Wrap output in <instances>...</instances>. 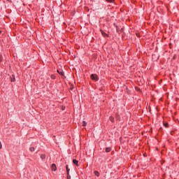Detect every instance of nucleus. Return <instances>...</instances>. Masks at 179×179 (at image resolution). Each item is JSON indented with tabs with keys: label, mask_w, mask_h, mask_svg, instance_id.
<instances>
[{
	"label": "nucleus",
	"mask_w": 179,
	"mask_h": 179,
	"mask_svg": "<svg viewBox=\"0 0 179 179\" xmlns=\"http://www.w3.org/2000/svg\"><path fill=\"white\" fill-rule=\"evenodd\" d=\"M73 164H76V166H79V161L76 159H73Z\"/></svg>",
	"instance_id": "obj_3"
},
{
	"label": "nucleus",
	"mask_w": 179,
	"mask_h": 179,
	"mask_svg": "<svg viewBox=\"0 0 179 179\" xmlns=\"http://www.w3.org/2000/svg\"><path fill=\"white\" fill-rule=\"evenodd\" d=\"M94 174H95V176H96V177H99V176H100V173L97 171H94Z\"/></svg>",
	"instance_id": "obj_8"
},
{
	"label": "nucleus",
	"mask_w": 179,
	"mask_h": 179,
	"mask_svg": "<svg viewBox=\"0 0 179 179\" xmlns=\"http://www.w3.org/2000/svg\"><path fill=\"white\" fill-rule=\"evenodd\" d=\"M82 124H83V127H86V125L87 124V122H86L85 121H83Z\"/></svg>",
	"instance_id": "obj_9"
},
{
	"label": "nucleus",
	"mask_w": 179,
	"mask_h": 179,
	"mask_svg": "<svg viewBox=\"0 0 179 179\" xmlns=\"http://www.w3.org/2000/svg\"><path fill=\"white\" fill-rule=\"evenodd\" d=\"M41 159H42V160H44V159H45V155H41Z\"/></svg>",
	"instance_id": "obj_10"
},
{
	"label": "nucleus",
	"mask_w": 179,
	"mask_h": 179,
	"mask_svg": "<svg viewBox=\"0 0 179 179\" xmlns=\"http://www.w3.org/2000/svg\"><path fill=\"white\" fill-rule=\"evenodd\" d=\"M107 2H110V3H113L114 2V0H106Z\"/></svg>",
	"instance_id": "obj_14"
},
{
	"label": "nucleus",
	"mask_w": 179,
	"mask_h": 179,
	"mask_svg": "<svg viewBox=\"0 0 179 179\" xmlns=\"http://www.w3.org/2000/svg\"><path fill=\"white\" fill-rule=\"evenodd\" d=\"M11 82H15V78H13V79L11 80Z\"/></svg>",
	"instance_id": "obj_16"
},
{
	"label": "nucleus",
	"mask_w": 179,
	"mask_h": 179,
	"mask_svg": "<svg viewBox=\"0 0 179 179\" xmlns=\"http://www.w3.org/2000/svg\"><path fill=\"white\" fill-rule=\"evenodd\" d=\"M51 169H52V171H55L57 170V166L55 165V164H52Z\"/></svg>",
	"instance_id": "obj_2"
},
{
	"label": "nucleus",
	"mask_w": 179,
	"mask_h": 179,
	"mask_svg": "<svg viewBox=\"0 0 179 179\" xmlns=\"http://www.w3.org/2000/svg\"><path fill=\"white\" fill-rule=\"evenodd\" d=\"M1 31H0V34H1Z\"/></svg>",
	"instance_id": "obj_17"
},
{
	"label": "nucleus",
	"mask_w": 179,
	"mask_h": 179,
	"mask_svg": "<svg viewBox=\"0 0 179 179\" xmlns=\"http://www.w3.org/2000/svg\"><path fill=\"white\" fill-rule=\"evenodd\" d=\"M101 33L102 34V36H103V37H107L108 35L107 34H106V32H104V31L101 30Z\"/></svg>",
	"instance_id": "obj_4"
},
{
	"label": "nucleus",
	"mask_w": 179,
	"mask_h": 179,
	"mask_svg": "<svg viewBox=\"0 0 179 179\" xmlns=\"http://www.w3.org/2000/svg\"><path fill=\"white\" fill-rule=\"evenodd\" d=\"M67 179H71V175H69V173L67 174Z\"/></svg>",
	"instance_id": "obj_15"
},
{
	"label": "nucleus",
	"mask_w": 179,
	"mask_h": 179,
	"mask_svg": "<svg viewBox=\"0 0 179 179\" xmlns=\"http://www.w3.org/2000/svg\"><path fill=\"white\" fill-rule=\"evenodd\" d=\"M164 126L165 128H168L169 127V124L164 123Z\"/></svg>",
	"instance_id": "obj_12"
},
{
	"label": "nucleus",
	"mask_w": 179,
	"mask_h": 179,
	"mask_svg": "<svg viewBox=\"0 0 179 179\" xmlns=\"http://www.w3.org/2000/svg\"><path fill=\"white\" fill-rule=\"evenodd\" d=\"M106 152L108 153V152H111V148L108 147L106 148Z\"/></svg>",
	"instance_id": "obj_5"
},
{
	"label": "nucleus",
	"mask_w": 179,
	"mask_h": 179,
	"mask_svg": "<svg viewBox=\"0 0 179 179\" xmlns=\"http://www.w3.org/2000/svg\"><path fill=\"white\" fill-rule=\"evenodd\" d=\"M30 152H34V147L29 148Z\"/></svg>",
	"instance_id": "obj_11"
},
{
	"label": "nucleus",
	"mask_w": 179,
	"mask_h": 179,
	"mask_svg": "<svg viewBox=\"0 0 179 179\" xmlns=\"http://www.w3.org/2000/svg\"><path fill=\"white\" fill-rule=\"evenodd\" d=\"M66 174H69V171L71 169H69V168H68V165L66 166Z\"/></svg>",
	"instance_id": "obj_6"
},
{
	"label": "nucleus",
	"mask_w": 179,
	"mask_h": 179,
	"mask_svg": "<svg viewBox=\"0 0 179 179\" xmlns=\"http://www.w3.org/2000/svg\"><path fill=\"white\" fill-rule=\"evenodd\" d=\"M91 79H92V80L97 81V80H99V77L96 74H92Z\"/></svg>",
	"instance_id": "obj_1"
},
{
	"label": "nucleus",
	"mask_w": 179,
	"mask_h": 179,
	"mask_svg": "<svg viewBox=\"0 0 179 179\" xmlns=\"http://www.w3.org/2000/svg\"><path fill=\"white\" fill-rule=\"evenodd\" d=\"M110 121H111L113 122V121H114V117H109Z\"/></svg>",
	"instance_id": "obj_13"
},
{
	"label": "nucleus",
	"mask_w": 179,
	"mask_h": 179,
	"mask_svg": "<svg viewBox=\"0 0 179 179\" xmlns=\"http://www.w3.org/2000/svg\"><path fill=\"white\" fill-rule=\"evenodd\" d=\"M58 73H59V75H62V76H64V71H59V70H57Z\"/></svg>",
	"instance_id": "obj_7"
}]
</instances>
